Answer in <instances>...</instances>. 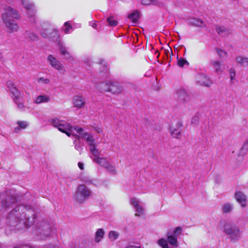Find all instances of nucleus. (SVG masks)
<instances>
[{
    "label": "nucleus",
    "instance_id": "7",
    "mask_svg": "<svg viewBox=\"0 0 248 248\" xmlns=\"http://www.w3.org/2000/svg\"><path fill=\"white\" fill-rule=\"evenodd\" d=\"M41 34L44 38H49L51 39L57 38L59 37L58 31L51 27L48 28L44 29L41 32Z\"/></svg>",
    "mask_w": 248,
    "mask_h": 248
},
{
    "label": "nucleus",
    "instance_id": "6",
    "mask_svg": "<svg viewBox=\"0 0 248 248\" xmlns=\"http://www.w3.org/2000/svg\"><path fill=\"white\" fill-rule=\"evenodd\" d=\"M47 61L50 65L55 69L62 73L65 72V68L63 64L52 55L48 56Z\"/></svg>",
    "mask_w": 248,
    "mask_h": 248
},
{
    "label": "nucleus",
    "instance_id": "47",
    "mask_svg": "<svg viewBox=\"0 0 248 248\" xmlns=\"http://www.w3.org/2000/svg\"><path fill=\"white\" fill-rule=\"evenodd\" d=\"M217 52L220 57H223L227 54L225 51L220 49H217Z\"/></svg>",
    "mask_w": 248,
    "mask_h": 248
},
{
    "label": "nucleus",
    "instance_id": "19",
    "mask_svg": "<svg viewBox=\"0 0 248 248\" xmlns=\"http://www.w3.org/2000/svg\"><path fill=\"white\" fill-rule=\"evenodd\" d=\"M60 51L62 55L65 56V59H68L71 61L74 60L73 57L70 54V53L67 51L66 48L64 46L62 45H61L60 46Z\"/></svg>",
    "mask_w": 248,
    "mask_h": 248
},
{
    "label": "nucleus",
    "instance_id": "57",
    "mask_svg": "<svg viewBox=\"0 0 248 248\" xmlns=\"http://www.w3.org/2000/svg\"><path fill=\"white\" fill-rule=\"evenodd\" d=\"M96 130L97 131L98 133L101 132L102 131L100 128H97Z\"/></svg>",
    "mask_w": 248,
    "mask_h": 248
},
{
    "label": "nucleus",
    "instance_id": "54",
    "mask_svg": "<svg viewBox=\"0 0 248 248\" xmlns=\"http://www.w3.org/2000/svg\"><path fill=\"white\" fill-rule=\"evenodd\" d=\"M17 124H26V123L24 121H18Z\"/></svg>",
    "mask_w": 248,
    "mask_h": 248
},
{
    "label": "nucleus",
    "instance_id": "33",
    "mask_svg": "<svg viewBox=\"0 0 248 248\" xmlns=\"http://www.w3.org/2000/svg\"><path fill=\"white\" fill-rule=\"evenodd\" d=\"M135 208L136 209L137 212V213H136L135 214V216L139 217L140 215L144 214V211L143 207L139 205L137 207H135Z\"/></svg>",
    "mask_w": 248,
    "mask_h": 248
},
{
    "label": "nucleus",
    "instance_id": "16",
    "mask_svg": "<svg viewBox=\"0 0 248 248\" xmlns=\"http://www.w3.org/2000/svg\"><path fill=\"white\" fill-rule=\"evenodd\" d=\"M58 128L59 131L65 133L68 136L70 137L71 133L69 131H71L73 127H71L70 125H55Z\"/></svg>",
    "mask_w": 248,
    "mask_h": 248
},
{
    "label": "nucleus",
    "instance_id": "21",
    "mask_svg": "<svg viewBox=\"0 0 248 248\" xmlns=\"http://www.w3.org/2000/svg\"><path fill=\"white\" fill-rule=\"evenodd\" d=\"M210 64L215 68L216 72L220 73L222 72L223 70L219 61L217 60L212 61L210 62Z\"/></svg>",
    "mask_w": 248,
    "mask_h": 248
},
{
    "label": "nucleus",
    "instance_id": "22",
    "mask_svg": "<svg viewBox=\"0 0 248 248\" xmlns=\"http://www.w3.org/2000/svg\"><path fill=\"white\" fill-rule=\"evenodd\" d=\"M216 31L221 36H224L230 33L229 31L224 27L217 26L216 27Z\"/></svg>",
    "mask_w": 248,
    "mask_h": 248
},
{
    "label": "nucleus",
    "instance_id": "11",
    "mask_svg": "<svg viewBox=\"0 0 248 248\" xmlns=\"http://www.w3.org/2000/svg\"><path fill=\"white\" fill-rule=\"evenodd\" d=\"M176 95L177 98L182 102H187L189 100V95L185 89H179Z\"/></svg>",
    "mask_w": 248,
    "mask_h": 248
},
{
    "label": "nucleus",
    "instance_id": "26",
    "mask_svg": "<svg viewBox=\"0 0 248 248\" xmlns=\"http://www.w3.org/2000/svg\"><path fill=\"white\" fill-rule=\"evenodd\" d=\"M139 17V14L138 11H135L131 13L128 16V18L133 23H137L138 18Z\"/></svg>",
    "mask_w": 248,
    "mask_h": 248
},
{
    "label": "nucleus",
    "instance_id": "29",
    "mask_svg": "<svg viewBox=\"0 0 248 248\" xmlns=\"http://www.w3.org/2000/svg\"><path fill=\"white\" fill-rule=\"evenodd\" d=\"M177 65L180 67H183L184 65H186V64L188 65L189 64L188 62L186 60H185V59H184L182 57L179 58L178 56H177Z\"/></svg>",
    "mask_w": 248,
    "mask_h": 248
},
{
    "label": "nucleus",
    "instance_id": "42",
    "mask_svg": "<svg viewBox=\"0 0 248 248\" xmlns=\"http://www.w3.org/2000/svg\"><path fill=\"white\" fill-rule=\"evenodd\" d=\"M131 202L132 204L134 206V207L135 208L137 207L138 206L140 205L139 201L136 198H131Z\"/></svg>",
    "mask_w": 248,
    "mask_h": 248
},
{
    "label": "nucleus",
    "instance_id": "36",
    "mask_svg": "<svg viewBox=\"0 0 248 248\" xmlns=\"http://www.w3.org/2000/svg\"><path fill=\"white\" fill-rule=\"evenodd\" d=\"M15 103L17 105L18 108L22 110H24L25 105L23 103L20 101V99H17V100H14Z\"/></svg>",
    "mask_w": 248,
    "mask_h": 248
},
{
    "label": "nucleus",
    "instance_id": "44",
    "mask_svg": "<svg viewBox=\"0 0 248 248\" xmlns=\"http://www.w3.org/2000/svg\"><path fill=\"white\" fill-rule=\"evenodd\" d=\"M199 122V117L198 115H195L191 119V124H196Z\"/></svg>",
    "mask_w": 248,
    "mask_h": 248
},
{
    "label": "nucleus",
    "instance_id": "12",
    "mask_svg": "<svg viewBox=\"0 0 248 248\" xmlns=\"http://www.w3.org/2000/svg\"><path fill=\"white\" fill-rule=\"evenodd\" d=\"M181 125H172L170 126V130L172 137L176 139L179 138L181 136Z\"/></svg>",
    "mask_w": 248,
    "mask_h": 248
},
{
    "label": "nucleus",
    "instance_id": "59",
    "mask_svg": "<svg viewBox=\"0 0 248 248\" xmlns=\"http://www.w3.org/2000/svg\"><path fill=\"white\" fill-rule=\"evenodd\" d=\"M15 248H20V247H16Z\"/></svg>",
    "mask_w": 248,
    "mask_h": 248
},
{
    "label": "nucleus",
    "instance_id": "35",
    "mask_svg": "<svg viewBox=\"0 0 248 248\" xmlns=\"http://www.w3.org/2000/svg\"><path fill=\"white\" fill-rule=\"evenodd\" d=\"M232 209V205L230 203L225 204L223 206V211L224 213H228Z\"/></svg>",
    "mask_w": 248,
    "mask_h": 248
},
{
    "label": "nucleus",
    "instance_id": "38",
    "mask_svg": "<svg viewBox=\"0 0 248 248\" xmlns=\"http://www.w3.org/2000/svg\"><path fill=\"white\" fill-rule=\"evenodd\" d=\"M90 146H91L90 150L91 152L94 155L93 157H95V155H98V150L96 149L94 143L92 145H90Z\"/></svg>",
    "mask_w": 248,
    "mask_h": 248
},
{
    "label": "nucleus",
    "instance_id": "18",
    "mask_svg": "<svg viewBox=\"0 0 248 248\" xmlns=\"http://www.w3.org/2000/svg\"><path fill=\"white\" fill-rule=\"evenodd\" d=\"M110 82H103L97 85V88L101 92H109Z\"/></svg>",
    "mask_w": 248,
    "mask_h": 248
},
{
    "label": "nucleus",
    "instance_id": "9",
    "mask_svg": "<svg viewBox=\"0 0 248 248\" xmlns=\"http://www.w3.org/2000/svg\"><path fill=\"white\" fill-rule=\"evenodd\" d=\"M197 82L201 85L209 87L212 82L209 78L203 74H199L196 77Z\"/></svg>",
    "mask_w": 248,
    "mask_h": 248
},
{
    "label": "nucleus",
    "instance_id": "53",
    "mask_svg": "<svg viewBox=\"0 0 248 248\" xmlns=\"http://www.w3.org/2000/svg\"><path fill=\"white\" fill-rule=\"evenodd\" d=\"M126 248H141L140 247H137L135 246H128Z\"/></svg>",
    "mask_w": 248,
    "mask_h": 248
},
{
    "label": "nucleus",
    "instance_id": "2",
    "mask_svg": "<svg viewBox=\"0 0 248 248\" xmlns=\"http://www.w3.org/2000/svg\"><path fill=\"white\" fill-rule=\"evenodd\" d=\"M90 195L91 191L84 185H80L77 188L75 199L78 202L83 203Z\"/></svg>",
    "mask_w": 248,
    "mask_h": 248
},
{
    "label": "nucleus",
    "instance_id": "10",
    "mask_svg": "<svg viewBox=\"0 0 248 248\" xmlns=\"http://www.w3.org/2000/svg\"><path fill=\"white\" fill-rule=\"evenodd\" d=\"M123 91V87L119 83L116 81L110 82L109 92L113 94H120Z\"/></svg>",
    "mask_w": 248,
    "mask_h": 248
},
{
    "label": "nucleus",
    "instance_id": "46",
    "mask_svg": "<svg viewBox=\"0 0 248 248\" xmlns=\"http://www.w3.org/2000/svg\"><path fill=\"white\" fill-rule=\"evenodd\" d=\"M86 140L88 142L89 145L94 143V140L92 136H88L86 138Z\"/></svg>",
    "mask_w": 248,
    "mask_h": 248
},
{
    "label": "nucleus",
    "instance_id": "39",
    "mask_svg": "<svg viewBox=\"0 0 248 248\" xmlns=\"http://www.w3.org/2000/svg\"><path fill=\"white\" fill-rule=\"evenodd\" d=\"M64 26L65 27V28L63 29L64 32L65 33H68L69 30L72 29V26L70 25L69 22H66L64 24Z\"/></svg>",
    "mask_w": 248,
    "mask_h": 248
},
{
    "label": "nucleus",
    "instance_id": "1",
    "mask_svg": "<svg viewBox=\"0 0 248 248\" xmlns=\"http://www.w3.org/2000/svg\"><path fill=\"white\" fill-rule=\"evenodd\" d=\"M17 11L11 7L6 9L5 13L2 15V20L7 30V32L12 33L19 30L18 23L14 19L18 18Z\"/></svg>",
    "mask_w": 248,
    "mask_h": 248
},
{
    "label": "nucleus",
    "instance_id": "20",
    "mask_svg": "<svg viewBox=\"0 0 248 248\" xmlns=\"http://www.w3.org/2000/svg\"><path fill=\"white\" fill-rule=\"evenodd\" d=\"M141 3L144 5H154L159 6L163 5V2L159 1L158 0H141Z\"/></svg>",
    "mask_w": 248,
    "mask_h": 248
},
{
    "label": "nucleus",
    "instance_id": "50",
    "mask_svg": "<svg viewBox=\"0 0 248 248\" xmlns=\"http://www.w3.org/2000/svg\"><path fill=\"white\" fill-rule=\"evenodd\" d=\"M30 218H25V220L23 221V224L24 226L29 227L30 226Z\"/></svg>",
    "mask_w": 248,
    "mask_h": 248
},
{
    "label": "nucleus",
    "instance_id": "45",
    "mask_svg": "<svg viewBox=\"0 0 248 248\" xmlns=\"http://www.w3.org/2000/svg\"><path fill=\"white\" fill-rule=\"evenodd\" d=\"M27 125H18L17 127H15V131L17 133L21 129H24L26 128Z\"/></svg>",
    "mask_w": 248,
    "mask_h": 248
},
{
    "label": "nucleus",
    "instance_id": "4",
    "mask_svg": "<svg viewBox=\"0 0 248 248\" xmlns=\"http://www.w3.org/2000/svg\"><path fill=\"white\" fill-rule=\"evenodd\" d=\"M223 231L226 234L230 235L233 238L237 239L240 237V230L233 224L225 223Z\"/></svg>",
    "mask_w": 248,
    "mask_h": 248
},
{
    "label": "nucleus",
    "instance_id": "25",
    "mask_svg": "<svg viewBox=\"0 0 248 248\" xmlns=\"http://www.w3.org/2000/svg\"><path fill=\"white\" fill-rule=\"evenodd\" d=\"M105 232L102 229H99L95 233V241L96 243H99L101 239L103 238Z\"/></svg>",
    "mask_w": 248,
    "mask_h": 248
},
{
    "label": "nucleus",
    "instance_id": "49",
    "mask_svg": "<svg viewBox=\"0 0 248 248\" xmlns=\"http://www.w3.org/2000/svg\"><path fill=\"white\" fill-rule=\"evenodd\" d=\"M74 130H76L77 132L79 134H82L83 131L82 128L79 127L78 126L74 127Z\"/></svg>",
    "mask_w": 248,
    "mask_h": 248
},
{
    "label": "nucleus",
    "instance_id": "17",
    "mask_svg": "<svg viewBox=\"0 0 248 248\" xmlns=\"http://www.w3.org/2000/svg\"><path fill=\"white\" fill-rule=\"evenodd\" d=\"M189 23L194 26L202 28L206 27V24L199 18H193L189 20Z\"/></svg>",
    "mask_w": 248,
    "mask_h": 248
},
{
    "label": "nucleus",
    "instance_id": "28",
    "mask_svg": "<svg viewBox=\"0 0 248 248\" xmlns=\"http://www.w3.org/2000/svg\"><path fill=\"white\" fill-rule=\"evenodd\" d=\"M48 122L52 124H61L64 121L62 120H60L57 117L52 116L49 118L48 119Z\"/></svg>",
    "mask_w": 248,
    "mask_h": 248
},
{
    "label": "nucleus",
    "instance_id": "58",
    "mask_svg": "<svg viewBox=\"0 0 248 248\" xmlns=\"http://www.w3.org/2000/svg\"><path fill=\"white\" fill-rule=\"evenodd\" d=\"M2 58V53L0 52V59Z\"/></svg>",
    "mask_w": 248,
    "mask_h": 248
},
{
    "label": "nucleus",
    "instance_id": "3",
    "mask_svg": "<svg viewBox=\"0 0 248 248\" xmlns=\"http://www.w3.org/2000/svg\"><path fill=\"white\" fill-rule=\"evenodd\" d=\"M0 202L2 208H7L17 202L16 198L14 196H10L9 192L0 194Z\"/></svg>",
    "mask_w": 248,
    "mask_h": 248
},
{
    "label": "nucleus",
    "instance_id": "43",
    "mask_svg": "<svg viewBox=\"0 0 248 248\" xmlns=\"http://www.w3.org/2000/svg\"><path fill=\"white\" fill-rule=\"evenodd\" d=\"M29 38L32 41L37 40L38 39L37 35L34 33H30L28 36Z\"/></svg>",
    "mask_w": 248,
    "mask_h": 248
},
{
    "label": "nucleus",
    "instance_id": "23",
    "mask_svg": "<svg viewBox=\"0 0 248 248\" xmlns=\"http://www.w3.org/2000/svg\"><path fill=\"white\" fill-rule=\"evenodd\" d=\"M9 91L12 94V97L14 100H17V99H20L21 93L16 87L12 89Z\"/></svg>",
    "mask_w": 248,
    "mask_h": 248
},
{
    "label": "nucleus",
    "instance_id": "30",
    "mask_svg": "<svg viewBox=\"0 0 248 248\" xmlns=\"http://www.w3.org/2000/svg\"><path fill=\"white\" fill-rule=\"evenodd\" d=\"M168 241L164 238H161L158 240V244L162 248H169Z\"/></svg>",
    "mask_w": 248,
    "mask_h": 248
},
{
    "label": "nucleus",
    "instance_id": "37",
    "mask_svg": "<svg viewBox=\"0 0 248 248\" xmlns=\"http://www.w3.org/2000/svg\"><path fill=\"white\" fill-rule=\"evenodd\" d=\"M229 73L231 81L232 83H233V80L235 79V71L234 69L231 68L229 70Z\"/></svg>",
    "mask_w": 248,
    "mask_h": 248
},
{
    "label": "nucleus",
    "instance_id": "52",
    "mask_svg": "<svg viewBox=\"0 0 248 248\" xmlns=\"http://www.w3.org/2000/svg\"><path fill=\"white\" fill-rule=\"evenodd\" d=\"M17 208L19 209V207H16L14 210H13L12 211V212L10 213V216L14 215L15 212H17Z\"/></svg>",
    "mask_w": 248,
    "mask_h": 248
},
{
    "label": "nucleus",
    "instance_id": "5",
    "mask_svg": "<svg viewBox=\"0 0 248 248\" xmlns=\"http://www.w3.org/2000/svg\"><path fill=\"white\" fill-rule=\"evenodd\" d=\"M93 160L96 163L99 164L104 168L106 169L108 171L113 173H115L116 171L115 167L110 164L106 158L100 157L97 155H95V157L93 158Z\"/></svg>",
    "mask_w": 248,
    "mask_h": 248
},
{
    "label": "nucleus",
    "instance_id": "14",
    "mask_svg": "<svg viewBox=\"0 0 248 248\" xmlns=\"http://www.w3.org/2000/svg\"><path fill=\"white\" fill-rule=\"evenodd\" d=\"M235 198L236 201L241 204L242 207L246 205L247 199L246 196L241 192L238 191L235 193Z\"/></svg>",
    "mask_w": 248,
    "mask_h": 248
},
{
    "label": "nucleus",
    "instance_id": "8",
    "mask_svg": "<svg viewBox=\"0 0 248 248\" xmlns=\"http://www.w3.org/2000/svg\"><path fill=\"white\" fill-rule=\"evenodd\" d=\"M22 4L24 7L26 9L27 14L30 16H33L35 12L34 10V4L30 0H21Z\"/></svg>",
    "mask_w": 248,
    "mask_h": 248
},
{
    "label": "nucleus",
    "instance_id": "13",
    "mask_svg": "<svg viewBox=\"0 0 248 248\" xmlns=\"http://www.w3.org/2000/svg\"><path fill=\"white\" fill-rule=\"evenodd\" d=\"M73 103L74 107L78 108H82L85 104V102L82 97L79 95H77L73 97Z\"/></svg>",
    "mask_w": 248,
    "mask_h": 248
},
{
    "label": "nucleus",
    "instance_id": "41",
    "mask_svg": "<svg viewBox=\"0 0 248 248\" xmlns=\"http://www.w3.org/2000/svg\"><path fill=\"white\" fill-rule=\"evenodd\" d=\"M6 86L9 91H10L12 89L16 87L13 82L11 80H9L6 82Z\"/></svg>",
    "mask_w": 248,
    "mask_h": 248
},
{
    "label": "nucleus",
    "instance_id": "31",
    "mask_svg": "<svg viewBox=\"0 0 248 248\" xmlns=\"http://www.w3.org/2000/svg\"><path fill=\"white\" fill-rule=\"evenodd\" d=\"M119 233L117 232L111 231L108 233V237L112 240H115L118 238Z\"/></svg>",
    "mask_w": 248,
    "mask_h": 248
},
{
    "label": "nucleus",
    "instance_id": "32",
    "mask_svg": "<svg viewBox=\"0 0 248 248\" xmlns=\"http://www.w3.org/2000/svg\"><path fill=\"white\" fill-rule=\"evenodd\" d=\"M107 21L109 25L111 26H116L118 24L117 21L114 19L113 16L108 17Z\"/></svg>",
    "mask_w": 248,
    "mask_h": 248
},
{
    "label": "nucleus",
    "instance_id": "40",
    "mask_svg": "<svg viewBox=\"0 0 248 248\" xmlns=\"http://www.w3.org/2000/svg\"><path fill=\"white\" fill-rule=\"evenodd\" d=\"M182 231V229L181 227H177L173 231V234L175 236H177Z\"/></svg>",
    "mask_w": 248,
    "mask_h": 248
},
{
    "label": "nucleus",
    "instance_id": "56",
    "mask_svg": "<svg viewBox=\"0 0 248 248\" xmlns=\"http://www.w3.org/2000/svg\"><path fill=\"white\" fill-rule=\"evenodd\" d=\"M15 227L17 229V230H19L21 229V227H18V224H17L16 225H14Z\"/></svg>",
    "mask_w": 248,
    "mask_h": 248
},
{
    "label": "nucleus",
    "instance_id": "34",
    "mask_svg": "<svg viewBox=\"0 0 248 248\" xmlns=\"http://www.w3.org/2000/svg\"><path fill=\"white\" fill-rule=\"evenodd\" d=\"M38 83L40 84H47L50 83V80L48 78L41 77L37 79Z\"/></svg>",
    "mask_w": 248,
    "mask_h": 248
},
{
    "label": "nucleus",
    "instance_id": "24",
    "mask_svg": "<svg viewBox=\"0 0 248 248\" xmlns=\"http://www.w3.org/2000/svg\"><path fill=\"white\" fill-rule=\"evenodd\" d=\"M168 242L173 247L178 246L177 237L172 235H168L167 237Z\"/></svg>",
    "mask_w": 248,
    "mask_h": 248
},
{
    "label": "nucleus",
    "instance_id": "51",
    "mask_svg": "<svg viewBox=\"0 0 248 248\" xmlns=\"http://www.w3.org/2000/svg\"><path fill=\"white\" fill-rule=\"evenodd\" d=\"M78 166L80 170H83L84 169V165L81 162L78 163Z\"/></svg>",
    "mask_w": 248,
    "mask_h": 248
},
{
    "label": "nucleus",
    "instance_id": "48",
    "mask_svg": "<svg viewBox=\"0 0 248 248\" xmlns=\"http://www.w3.org/2000/svg\"><path fill=\"white\" fill-rule=\"evenodd\" d=\"M241 151H244L245 152L248 150V141H246L244 142L243 146L241 149Z\"/></svg>",
    "mask_w": 248,
    "mask_h": 248
},
{
    "label": "nucleus",
    "instance_id": "55",
    "mask_svg": "<svg viewBox=\"0 0 248 248\" xmlns=\"http://www.w3.org/2000/svg\"><path fill=\"white\" fill-rule=\"evenodd\" d=\"M91 26H92L93 28H96L97 25L95 23H92Z\"/></svg>",
    "mask_w": 248,
    "mask_h": 248
},
{
    "label": "nucleus",
    "instance_id": "15",
    "mask_svg": "<svg viewBox=\"0 0 248 248\" xmlns=\"http://www.w3.org/2000/svg\"><path fill=\"white\" fill-rule=\"evenodd\" d=\"M50 100V97L46 94L39 95L36 97L34 100L33 102L37 104L41 103H47Z\"/></svg>",
    "mask_w": 248,
    "mask_h": 248
},
{
    "label": "nucleus",
    "instance_id": "27",
    "mask_svg": "<svg viewBox=\"0 0 248 248\" xmlns=\"http://www.w3.org/2000/svg\"><path fill=\"white\" fill-rule=\"evenodd\" d=\"M236 62L243 66H248V58L238 56L236 59Z\"/></svg>",
    "mask_w": 248,
    "mask_h": 248
}]
</instances>
